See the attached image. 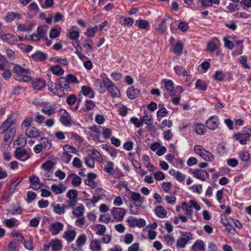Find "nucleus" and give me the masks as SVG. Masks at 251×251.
<instances>
[{
	"label": "nucleus",
	"instance_id": "473e14b6",
	"mask_svg": "<svg viewBox=\"0 0 251 251\" xmlns=\"http://www.w3.org/2000/svg\"><path fill=\"white\" fill-rule=\"evenodd\" d=\"M68 37L72 41H76L79 37V32L78 31L68 30Z\"/></svg>",
	"mask_w": 251,
	"mask_h": 251
},
{
	"label": "nucleus",
	"instance_id": "f8f14e48",
	"mask_svg": "<svg viewBox=\"0 0 251 251\" xmlns=\"http://www.w3.org/2000/svg\"><path fill=\"white\" fill-rule=\"evenodd\" d=\"M219 125V119L216 116L211 117L206 121L207 127L212 130H214L218 127Z\"/></svg>",
	"mask_w": 251,
	"mask_h": 251
},
{
	"label": "nucleus",
	"instance_id": "4c0bfd02",
	"mask_svg": "<svg viewBox=\"0 0 251 251\" xmlns=\"http://www.w3.org/2000/svg\"><path fill=\"white\" fill-rule=\"evenodd\" d=\"M195 131L199 135H202L204 134L206 131V128L204 125L199 124L195 126Z\"/></svg>",
	"mask_w": 251,
	"mask_h": 251
},
{
	"label": "nucleus",
	"instance_id": "680f3d73",
	"mask_svg": "<svg viewBox=\"0 0 251 251\" xmlns=\"http://www.w3.org/2000/svg\"><path fill=\"white\" fill-rule=\"evenodd\" d=\"M111 220V217L109 214L101 215L99 218V221L105 224H108Z\"/></svg>",
	"mask_w": 251,
	"mask_h": 251
},
{
	"label": "nucleus",
	"instance_id": "c9c22d12",
	"mask_svg": "<svg viewBox=\"0 0 251 251\" xmlns=\"http://www.w3.org/2000/svg\"><path fill=\"white\" fill-rule=\"evenodd\" d=\"M195 86L197 89L204 91L207 89V85L205 82L201 79H198L195 84Z\"/></svg>",
	"mask_w": 251,
	"mask_h": 251
},
{
	"label": "nucleus",
	"instance_id": "c85d7f7f",
	"mask_svg": "<svg viewBox=\"0 0 251 251\" xmlns=\"http://www.w3.org/2000/svg\"><path fill=\"white\" fill-rule=\"evenodd\" d=\"M93 86L100 93L103 94L105 92L104 87L102 85L100 80L95 79L93 82Z\"/></svg>",
	"mask_w": 251,
	"mask_h": 251
},
{
	"label": "nucleus",
	"instance_id": "c03bdc74",
	"mask_svg": "<svg viewBox=\"0 0 251 251\" xmlns=\"http://www.w3.org/2000/svg\"><path fill=\"white\" fill-rule=\"evenodd\" d=\"M53 163L50 161H47L42 165V168L48 173H50L51 170L53 167Z\"/></svg>",
	"mask_w": 251,
	"mask_h": 251
},
{
	"label": "nucleus",
	"instance_id": "4468645a",
	"mask_svg": "<svg viewBox=\"0 0 251 251\" xmlns=\"http://www.w3.org/2000/svg\"><path fill=\"white\" fill-rule=\"evenodd\" d=\"M30 183V187L34 190H37L41 188L43 184L39 182V178L34 175L31 176L29 178Z\"/></svg>",
	"mask_w": 251,
	"mask_h": 251
},
{
	"label": "nucleus",
	"instance_id": "2eb2a0df",
	"mask_svg": "<svg viewBox=\"0 0 251 251\" xmlns=\"http://www.w3.org/2000/svg\"><path fill=\"white\" fill-rule=\"evenodd\" d=\"M14 121L11 118H9L5 121L0 127V132L1 133L8 131V129L14 124Z\"/></svg>",
	"mask_w": 251,
	"mask_h": 251
},
{
	"label": "nucleus",
	"instance_id": "e2e57ef3",
	"mask_svg": "<svg viewBox=\"0 0 251 251\" xmlns=\"http://www.w3.org/2000/svg\"><path fill=\"white\" fill-rule=\"evenodd\" d=\"M130 122L134 125L136 127H139L142 126V123L141 120L140 121L138 118L135 117H132L130 119Z\"/></svg>",
	"mask_w": 251,
	"mask_h": 251
},
{
	"label": "nucleus",
	"instance_id": "1a4fd4ad",
	"mask_svg": "<svg viewBox=\"0 0 251 251\" xmlns=\"http://www.w3.org/2000/svg\"><path fill=\"white\" fill-rule=\"evenodd\" d=\"M48 29V27L46 25H41L37 27L36 33L34 36L35 37V40H40L41 39H43L46 37L47 31Z\"/></svg>",
	"mask_w": 251,
	"mask_h": 251
},
{
	"label": "nucleus",
	"instance_id": "f3484780",
	"mask_svg": "<svg viewBox=\"0 0 251 251\" xmlns=\"http://www.w3.org/2000/svg\"><path fill=\"white\" fill-rule=\"evenodd\" d=\"M193 175L195 177L201 180H205L209 177V174L206 171L200 170L194 172Z\"/></svg>",
	"mask_w": 251,
	"mask_h": 251
},
{
	"label": "nucleus",
	"instance_id": "423d86ee",
	"mask_svg": "<svg viewBox=\"0 0 251 251\" xmlns=\"http://www.w3.org/2000/svg\"><path fill=\"white\" fill-rule=\"evenodd\" d=\"M16 157L21 160L25 161L29 158V155L25 149L23 147L18 148L15 151Z\"/></svg>",
	"mask_w": 251,
	"mask_h": 251
},
{
	"label": "nucleus",
	"instance_id": "338daca9",
	"mask_svg": "<svg viewBox=\"0 0 251 251\" xmlns=\"http://www.w3.org/2000/svg\"><path fill=\"white\" fill-rule=\"evenodd\" d=\"M72 165L74 167L77 168H80L82 166V163L80 159L78 157L74 158Z\"/></svg>",
	"mask_w": 251,
	"mask_h": 251
},
{
	"label": "nucleus",
	"instance_id": "4be33fe9",
	"mask_svg": "<svg viewBox=\"0 0 251 251\" xmlns=\"http://www.w3.org/2000/svg\"><path fill=\"white\" fill-rule=\"evenodd\" d=\"M31 57L35 61H43L46 59L47 54L41 51H37L32 54Z\"/></svg>",
	"mask_w": 251,
	"mask_h": 251
},
{
	"label": "nucleus",
	"instance_id": "37998d69",
	"mask_svg": "<svg viewBox=\"0 0 251 251\" xmlns=\"http://www.w3.org/2000/svg\"><path fill=\"white\" fill-rule=\"evenodd\" d=\"M61 31V29L59 26L58 28H51L49 33L50 37L51 39L57 37L59 35Z\"/></svg>",
	"mask_w": 251,
	"mask_h": 251
},
{
	"label": "nucleus",
	"instance_id": "5701e85b",
	"mask_svg": "<svg viewBox=\"0 0 251 251\" xmlns=\"http://www.w3.org/2000/svg\"><path fill=\"white\" fill-rule=\"evenodd\" d=\"M53 207V211L57 214L62 215L65 212V209L66 207L65 205H61L59 203L56 204H52Z\"/></svg>",
	"mask_w": 251,
	"mask_h": 251
},
{
	"label": "nucleus",
	"instance_id": "052dcab7",
	"mask_svg": "<svg viewBox=\"0 0 251 251\" xmlns=\"http://www.w3.org/2000/svg\"><path fill=\"white\" fill-rule=\"evenodd\" d=\"M65 78L66 79V80L69 83L70 82H72V83H76V84L79 83V81L77 79V78H76V77L75 75H73L69 74Z\"/></svg>",
	"mask_w": 251,
	"mask_h": 251
},
{
	"label": "nucleus",
	"instance_id": "39448f33",
	"mask_svg": "<svg viewBox=\"0 0 251 251\" xmlns=\"http://www.w3.org/2000/svg\"><path fill=\"white\" fill-rule=\"evenodd\" d=\"M26 136L29 138L38 139L41 136V132L34 126L27 127L25 130Z\"/></svg>",
	"mask_w": 251,
	"mask_h": 251
},
{
	"label": "nucleus",
	"instance_id": "6ab92c4d",
	"mask_svg": "<svg viewBox=\"0 0 251 251\" xmlns=\"http://www.w3.org/2000/svg\"><path fill=\"white\" fill-rule=\"evenodd\" d=\"M50 246H51L52 251H60L62 248V242L59 239L51 240Z\"/></svg>",
	"mask_w": 251,
	"mask_h": 251
},
{
	"label": "nucleus",
	"instance_id": "72a5a7b5",
	"mask_svg": "<svg viewBox=\"0 0 251 251\" xmlns=\"http://www.w3.org/2000/svg\"><path fill=\"white\" fill-rule=\"evenodd\" d=\"M50 69L53 74L58 76L63 75L64 73V70L59 65L51 67Z\"/></svg>",
	"mask_w": 251,
	"mask_h": 251
},
{
	"label": "nucleus",
	"instance_id": "412c9836",
	"mask_svg": "<svg viewBox=\"0 0 251 251\" xmlns=\"http://www.w3.org/2000/svg\"><path fill=\"white\" fill-rule=\"evenodd\" d=\"M90 249L92 251H101L100 241L98 239L92 240L90 244Z\"/></svg>",
	"mask_w": 251,
	"mask_h": 251
},
{
	"label": "nucleus",
	"instance_id": "e433bc0d",
	"mask_svg": "<svg viewBox=\"0 0 251 251\" xmlns=\"http://www.w3.org/2000/svg\"><path fill=\"white\" fill-rule=\"evenodd\" d=\"M84 208L83 205H81L80 206L77 207L73 211V214L77 218L82 217L83 215Z\"/></svg>",
	"mask_w": 251,
	"mask_h": 251
},
{
	"label": "nucleus",
	"instance_id": "c756f323",
	"mask_svg": "<svg viewBox=\"0 0 251 251\" xmlns=\"http://www.w3.org/2000/svg\"><path fill=\"white\" fill-rule=\"evenodd\" d=\"M155 212L157 216L160 218H164L167 217V211L162 206H157L155 209Z\"/></svg>",
	"mask_w": 251,
	"mask_h": 251
},
{
	"label": "nucleus",
	"instance_id": "603ef678",
	"mask_svg": "<svg viewBox=\"0 0 251 251\" xmlns=\"http://www.w3.org/2000/svg\"><path fill=\"white\" fill-rule=\"evenodd\" d=\"M217 48L216 44L213 41L209 42L207 44L206 50L208 51L214 52L217 50Z\"/></svg>",
	"mask_w": 251,
	"mask_h": 251
},
{
	"label": "nucleus",
	"instance_id": "5fc2aeb1",
	"mask_svg": "<svg viewBox=\"0 0 251 251\" xmlns=\"http://www.w3.org/2000/svg\"><path fill=\"white\" fill-rule=\"evenodd\" d=\"M250 157V153L246 151H241L239 154V158L242 161H247L249 160Z\"/></svg>",
	"mask_w": 251,
	"mask_h": 251
},
{
	"label": "nucleus",
	"instance_id": "7c9ffc66",
	"mask_svg": "<svg viewBox=\"0 0 251 251\" xmlns=\"http://www.w3.org/2000/svg\"><path fill=\"white\" fill-rule=\"evenodd\" d=\"M139 94V91L135 89L133 87L129 88L127 91V96L130 99H134L136 98Z\"/></svg>",
	"mask_w": 251,
	"mask_h": 251
},
{
	"label": "nucleus",
	"instance_id": "dca6fc26",
	"mask_svg": "<svg viewBox=\"0 0 251 251\" xmlns=\"http://www.w3.org/2000/svg\"><path fill=\"white\" fill-rule=\"evenodd\" d=\"M16 129L11 128L8 131L5 132L3 141L6 145H9L13 140V137L15 134Z\"/></svg>",
	"mask_w": 251,
	"mask_h": 251
},
{
	"label": "nucleus",
	"instance_id": "de8ad7c7",
	"mask_svg": "<svg viewBox=\"0 0 251 251\" xmlns=\"http://www.w3.org/2000/svg\"><path fill=\"white\" fill-rule=\"evenodd\" d=\"M114 170V163L112 162H108L105 165L103 168V170L108 173L109 174L112 175L113 171Z\"/></svg>",
	"mask_w": 251,
	"mask_h": 251
},
{
	"label": "nucleus",
	"instance_id": "9b49d317",
	"mask_svg": "<svg viewBox=\"0 0 251 251\" xmlns=\"http://www.w3.org/2000/svg\"><path fill=\"white\" fill-rule=\"evenodd\" d=\"M251 135L249 133H238L234 135V138L237 141H239L242 145H246V141L250 140Z\"/></svg>",
	"mask_w": 251,
	"mask_h": 251
},
{
	"label": "nucleus",
	"instance_id": "20e7f679",
	"mask_svg": "<svg viewBox=\"0 0 251 251\" xmlns=\"http://www.w3.org/2000/svg\"><path fill=\"white\" fill-rule=\"evenodd\" d=\"M194 150L195 152L200 156L203 159L206 161H213L214 157L213 154L209 151H206L201 145H196L194 147Z\"/></svg>",
	"mask_w": 251,
	"mask_h": 251
},
{
	"label": "nucleus",
	"instance_id": "393cba45",
	"mask_svg": "<svg viewBox=\"0 0 251 251\" xmlns=\"http://www.w3.org/2000/svg\"><path fill=\"white\" fill-rule=\"evenodd\" d=\"M192 250L194 251H204V244L202 240L196 241L192 246Z\"/></svg>",
	"mask_w": 251,
	"mask_h": 251
},
{
	"label": "nucleus",
	"instance_id": "6e6d98bb",
	"mask_svg": "<svg viewBox=\"0 0 251 251\" xmlns=\"http://www.w3.org/2000/svg\"><path fill=\"white\" fill-rule=\"evenodd\" d=\"M213 77L216 80L221 81L224 78L225 74L222 71H217L215 72Z\"/></svg>",
	"mask_w": 251,
	"mask_h": 251
},
{
	"label": "nucleus",
	"instance_id": "a211bd4d",
	"mask_svg": "<svg viewBox=\"0 0 251 251\" xmlns=\"http://www.w3.org/2000/svg\"><path fill=\"white\" fill-rule=\"evenodd\" d=\"M164 85L166 89L169 92L170 96H174L175 94L174 91V83L171 80H166L164 79Z\"/></svg>",
	"mask_w": 251,
	"mask_h": 251
},
{
	"label": "nucleus",
	"instance_id": "58836bf2",
	"mask_svg": "<svg viewBox=\"0 0 251 251\" xmlns=\"http://www.w3.org/2000/svg\"><path fill=\"white\" fill-rule=\"evenodd\" d=\"M63 149L64 151L63 153H73L77 154V151L75 148L72 146L69 145H65L63 147Z\"/></svg>",
	"mask_w": 251,
	"mask_h": 251
},
{
	"label": "nucleus",
	"instance_id": "7ed1b4c3",
	"mask_svg": "<svg viewBox=\"0 0 251 251\" xmlns=\"http://www.w3.org/2000/svg\"><path fill=\"white\" fill-rule=\"evenodd\" d=\"M180 236L176 240V246L178 248H184L187 244L193 239V235L191 232L180 231Z\"/></svg>",
	"mask_w": 251,
	"mask_h": 251
},
{
	"label": "nucleus",
	"instance_id": "ea45409f",
	"mask_svg": "<svg viewBox=\"0 0 251 251\" xmlns=\"http://www.w3.org/2000/svg\"><path fill=\"white\" fill-rule=\"evenodd\" d=\"M98 29L99 28L97 25L92 27H89L85 32V34L89 37H93Z\"/></svg>",
	"mask_w": 251,
	"mask_h": 251
},
{
	"label": "nucleus",
	"instance_id": "0e129e2a",
	"mask_svg": "<svg viewBox=\"0 0 251 251\" xmlns=\"http://www.w3.org/2000/svg\"><path fill=\"white\" fill-rule=\"evenodd\" d=\"M175 177L177 181L183 182L185 179L186 176L179 171H177Z\"/></svg>",
	"mask_w": 251,
	"mask_h": 251
},
{
	"label": "nucleus",
	"instance_id": "9d476101",
	"mask_svg": "<svg viewBox=\"0 0 251 251\" xmlns=\"http://www.w3.org/2000/svg\"><path fill=\"white\" fill-rule=\"evenodd\" d=\"M46 86V82L43 78H36L32 82V87L36 90H41Z\"/></svg>",
	"mask_w": 251,
	"mask_h": 251
},
{
	"label": "nucleus",
	"instance_id": "f704fd0d",
	"mask_svg": "<svg viewBox=\"0 0 251 251\" xmlns=\"http://www.w3.org/2000/svg\"><path fill=\"white\" fill-rule=\"evenodd\" d=\"M182 208L183 210H185L186 213L185 214L189 216L190 218L192 217V211L191 210V206L189 203H186V202H183L182 204Z\"/></svg>",
	"mask_w": 251,
	"mask_h": 251
},
{
	"label": "nucleus",
	"instance_id": "2f4dec72",
	"mask_svg": "<svg viewBox=\"0 0 251 251\" xmlns=\"http://www.w3.org/2000/svg\"><path fill=\"white\" fill-rule=\"evenodd\" d=\"M20 18V15L19 13L13 12H9L7 14V16L5 17V20L7 22L10 23L16 19H19Z\"/></svg>",
	"mask_w": 251,
	"mask_h": 251
},
{
	"label": "nucleus",
	"instance_id": "aec40b11",
	"mask_svg": "<svg viewBox=\"0 0 251 251\" xmlns=\"http://www.w3.org/2000/svg\"><path fill=\"white\" fill-rule=\"evenodd\" d=\"M51 189L53 192L58 195L64 192L66 190L67 187L63 183H59V185L53 184Z\"/></svg>",
	"mask_w": 251,
	"mask_h": 251
},
{
	"label": "nucleus",
	"instance_id": "f257e3e1",
	"mask_svg": "<svg viewBox=\"0 0 251 251\" xmlns=\"http://www.w3.org/2000/svg\"><path fill=\"white\" fill-rule=\"evenodd\" d=\"M14 71L16 73L14 78L16 80L20 82H28L31 80L29 69H25L19 65H16L14 68Z\"/></svg>",
	"mask_w": 251,
	"mask_h": 251
},
{
	"label": "nucleus",
	"instance_id": "a18cd8bd",
	"mask_svg": "<svg viewBox=\"0 0 251 251\" xmlns=\"http://www.w3.org/2000/svg\"><path fill=\"white\" fill-rule=\"evenodd\" d=\"M106 228L104 225L99 224L96 225V234L99 235H104L106 232Z\"/></svg>",
	"mask_w": 251,
	"mask_h": 251
},
{
	"label": "nucleus",
	"instance_id": "a878e982",
	"mask_svg": "<svg viewBox=\"0 0 251 251\" xmlns=\"http://www.w3.org/2000/svg\"><path fill=\"white\" fill-rule=\"evenodd\" d=\"M0 38L3 41H6L11 45L14 44L17 41V40L14 38V36L11 34H2L1 35Z\"/></svg>",
	"mask_w": 251,
	"mask_h": 251
},
{
	"label": "nucleus",
	"instance_id": "bf43d9fd",
	"mask_svg": "<svg viewBox=\"0 0 251 251\" xmlns=\"http://www.w3.org/2000/svg\"><path fill=\"white\" fill-rule=\"evenodd\" d=\"M85 163L88 167L92 168L94 167V161L92 159V156H88L84 158Z\"/></svg>",
	"mask_w": 251,
	"mask_h": 251
},
{
	"label": "nucleus",
	"instance_id": "774afa93",
	"mask_svg": "<svg viewBox=\"0 0 251 251\" xmlns=\"http://www.w3.org/2000/svg\"><path fill=\"white\" fill-rule=\"evenodd\" d=\"M24 247L27 250L32 251L33 250V241L31 239L24 242Z\"/></svg>",
	"mask_w": 251,
	"mask_h": 251
},
{
	"label": "nucleus",
	"instance_id": "4d7b16f0",
	"mask_svg": "<svg viewBox=\"0 0 251 251\" xmlns=\"http://www.w3.org/2000/svg\"><path fill=\"white\" fill-rule=\"evenodd\" d=\"M17 220L15 218L9 219L5 221V225L9 228H12L16 226Z\"/></svg>",
	"mask_w": 251,
	"mask_h": 251
},
{
	"label": "nucleus",
	"instance_id": "09e8293b",
	"mask_svg": "<svg viewBox=\"0 0 251 251\" xmlns=\"http://www.w3.org/2000/svg\"><path fill=\"white\" fill-rule=\"evenodd\" d=\"M86 241V236L84 234L80 235L76 241V246L80 248L83 245Z\"/></svg>",
	"mask_w": 251,
	"mask_h": 251
},
{
	"label": "nucleus",
	"instance_id": "3c124183",
	"mask_svg": "<svg viewBox=\"0 0 251 251\" xmlns=\"http://www.w3.org/2000/svg\"><path fill=\"white\" fill-rule=\"evenodd\" d=\"M42 111L44 113L48 115V116H50L55 113L56 110L53 106H50L49 107H46L42 109Z\"/></svg>",
	"mask_w": 251,
	"mask_h": 251
},
{
	"label": "nucleus",
	"instance_id": "864d4df0",
	"mask_svg": "<svg viewBox=\"0 0 251 251\" xmlns=\"http://www.w3.org/2000/svg\"><path fill=\"white\" fill-rule=\"evenodd\" d=\"M81 91L83 94L85 96H88L90 93H92L93 94V96L91 98H93L94 96V92L90 87L83 86L81 87Z\"/></svg>",
	"mask_w": 251,
	"mask_h": 251
},
{
	"label": "nucleus",
	"instance_id": "f03ea898",
	"mask_svg": "<svg viewBox=\"0 0 251 251\" xmlns=\"http://www.w3.org/2000/svg\"><path fill=\"white\" fill-rule=\"evenodd\" d=\"M102 83L113 98L120 97L121 93L118 88L105 75L101 76Z\"/></svg>",
	"mask_w": 251,
	"mask_h": 251
},
{
	"label": "nucleus",
	"instance_id": "13d9d810",
	"mask_svg": "<svg viewBox=\"0 0 251 251\" xmlns=\"http://www.w3.org/2000/svg\"><path fill=\"white\" fill-rule=\"evenodd\" d=\"M216 199L220 203H224L225 201L224 199V193L223 190H219L216 193Z\"/></svg>",
	"mask_w": 251,
	"mask_h": 251
},
{
	"label": "nucleus",
	"instance_id": "6e6552de",
	"mask_svg": "<svg viewBox=\"0 0 251 251\" xmlns=\"http://www.w3.org/2000/svg\"><path fill=\"white\" fill-rule=\"evenodd\" d=\"M111 213L115 219L121 221L126 214V210L124 208L114 207L112 209Z\"/></svg>",
	"mask_w": 251,
	"mask_h": 251
},
{
	"label": "nucleus",
	"instance_id": "49530a36",
	"mask_svg": "<svg viewBox=\"0 0 251 251\" xmlns=\"http://www.w3.org/2000/svg\"><path fill=\"white\" fill-rule=\"evenodd\" d=\"M23 180L22 177H19L17 180L14 181L10 186L9 191H10V194L13 193L16 187L19 184V183Z\"/></svg>",
	"mask_w": 251,
	"mask_h": 251
},
{
	"label": "nucleus",
	"instance_id": "8fccbe9b",
	"mask_svg": "<svg viewBox=\"0 0 251 251\" xmlns=\"http://www.w3.org/2000/svg\"><path fill=\"white\" fill-rule=\"evenodd\" d=\"M183 48V45L180 43H177L174 46V52L178 55H180L182 54Z\"/></svg>",
	"mask_w": 251,
	"mask_h": 251
},
{
	"label": "nucleus",
	"instance_id": "0eeeda50",
	"mask_svg": "<svg viewBox=\"0 0 251 251\" xmlns=\"http://www.w3.org/2000/svg\"><path fill=\"white\" fill-rule=\"evenodd\" d=\"M60 116L59 120L60 122L65 126H70L71 125V117L65 110H60Z\"/></svg>",
	"mask_w": 251,
	"mask_h": 251
},
{
	"label": "nucleus",
	"instance_id": "a19ab883",
	"mask_svg": "<svg viewBox=\"0 0 251 251\" xmlns=\"http://www.w3.org/2000/svg\"><path fill=\"white\" fill-rule=\"evenodd\" d=\"M69 82L64 77H62L59 78L60 85L67 91H70L71 90V88L69 85Z\"/></svg>",
	"mask_w": 251,
	"mask_h": 251
},
{
	"label": "nucleus",
	"instance_id": "b1692460",
	"mask_svg": "<svg viewBox=\"0 0 251 251\" xmlns=\"http://www.w3.org/2000/svg\"><path fill=\"white\" fill-rule=\"evenodd\" d=\"M34 25L32 23H27L25 24H19L18 25V30L21 31H30L32 30Z\"/></svg>",
	"mask_w": 251,
	"mask_h": 251
},
{
	"label": "nucleus",
	"instance_id": "bb28decb",
	"mask_svg": "<svg viewBox=\"0 0 251 251\" xmlns=\"http://www.w3.org/2000/svg\"><path fill=\"white\" fill-rule=\"evenodd\" d=\"M130 200L134 202L142 203L144 201V198H142L141 195L139 193L132 192L131 193Z\"/></svg>",
	"mask_w": 251,
	"mask_h": 251
},
{
	"label": "nucleus",
	"instance_id": "79ce46f5",
	"mask_svg": "<svg viewBox=\"0 0 251 251\" xmlns=\"http://www.w3.org/2000/svg\"><path fill=\"white\" fill-rule=\"evenodd\" d=\"M39 141L42 144L43 148H44L46 149H49L51 147V142L47 138H41Z\"/></svg>",
	"mask_w": 251,
	"mask_h": 251
},
{
	"label": "nucleus",
	"instance_id": "69168bd1",
	"mask_svg": "<svg viewBox=\"0 0 251 251\" xmlns=\"http://www.w3.org/2000/svg\"><path fill=\"white\" fill-rule=\"evenodd\" d=\"M66 195L70 199H76L77 196V192L75 190H70Z\"/></svg>",
	"mask_w": 251,
	"mask_h": 251
},
{
	"label": "nucleus",
	"instance_id": "cd10ccee",
	"mask_svg": "<svg viewBox=\"0 0 251 251\" xmlns=\"http://www.w3.org/2000/svg\"><path fill=\"white\" fill-rule=\"evenodd\" d=\"M76 236V232L75 230H70L66 231L63 237L65 238L68 241L71 242L75 239Z\"/></svg>",
	"mask_w": 251,
	"mask_h": 251
},
{
	"label": "nucleus",
	"instance_id": "ddd939ff",
	"mask_svg": "<svg viewBox=\"0 0 251 251\" xmlns=\"http://www.w3.org/2000/svg\"><path fill=\"white\" fill-rule=\"evenodd\" d=\"M63 227L64 225L62 223L57 222L51 225L50 230L53 235H56L63 230Z\"/></svg>",
	"mask_w": 251,
	"mask_h": 251
}]
</instances>
